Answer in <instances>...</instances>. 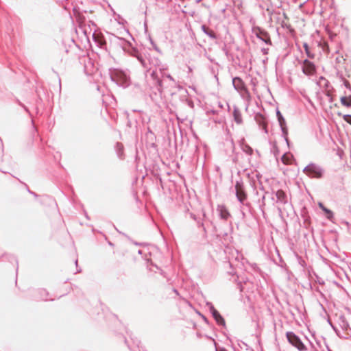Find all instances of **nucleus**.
Here are the masks:
<instances>
[{
	"mask_svg": "<svg viewBox=\"0 0 351 351\" xmlns=\"http://www.w3.org/2000/svg\"><path fill=\"white\" fill-rule=\"evenodd\" d=\"M136 57L142 66L147 69V71L152 70L150 73V77L153 80L157 90L159 92H161L163 88V86L159 73H162V71L166 69L165 65L162 64L158 58L152 57L151 56L147 58H145L141 54L137 53Z\"/></svg>",
	"mask_w": 351,
	"mask_h": 351,
	"instance_id": "1",
	"label": "nucleus"
},
{
	"mask_svg": "<svg viewBox=\"0 0 351 351\" xmlns=\"http://www.w3.org/2000/svg\"><path fill=\"white\" fill-rule=\"evenodd\" d=\"M110 78L119 86L126 87L130 84V77L128 74L119 69H114L110 72Z\"/></svg>",
	"mask_w": 351,
	"mask_h": 351,
	"instance_id": "2",
	"label": "nucleus"
},
{
	"mask_svg": "<svg viewBox=\"0 0 351 351\" xmlns=\"http://www.w3.org/2000/svg\"><path fill=\"white\" fill-rule=\"evenodd\" d=\"M339 325L343 331V332L341 333L339 330L333 327V329L335 331L337 335L342 339H348L351 338V335H350L349 332H348V330H351V328H350L349 323L346 320L345 316L341 315L339 317Z\"/></svg>",
	"mask_w": 351,
	"mask_h": 351,
	"instance_id": "3",
	"label": "nucleus"
},
{
	"mask_svg": "<svg viewBox=\"0 0 351 351\" xmlns=\"http://www.w3.org/2000/svg\"><path fill=\"white\" fill-rule=\"evenodd\" d=\"M304 172L311 178H320L324 173V169L313 163L309 164L304 169Z\"/></svg>",
	"mask_w": 351,
	"mask_h": 351,
	"instance_id": "4",
	"label": "nucleus"
},
{
	"mask_svg": "<svg viewBox=\"0 0 351 351\" xmlns=\"http://www.w3.org/2000/svg\"><path fill=\"white\" fill-rule=\"evenodd\" d=\"M288 341L300 351L306 350V348L300 339L293 332H287L286 334Z\"/></svg>",
	"mask_w": 351,
	"mask_h": 351,
	"instance_id": "5",
	"label": "nucleus"
},
{
	"mask_svg": "<svg viewBox=\"0 0 351 351\" xmlns=\"http://www.w3.org/2000/svg\"><path fill=\"white\" fill-rule=\"evenodd\" d=\"M235 195L238 201L244 204V201L247 199V194L242 182L237 181L235 186Z\"/></svg>",
	"mask_w": 351,
	"mask_h": 351,
	"instance_id": "6",
	"label": "nucleus"
},
{
	"mask_svg": "<svg viewBox=\"0 0 351 351\" xmlns=\"http://www.w3.org/2000/svg\"><path fill=\"white\" fill-rule=\"evenodd\" d=\"M159 74L161 75L160 77L162 81L163 88L162 90L167 87H175L176 86V82L171 75L165 74L163 71H162V73H159ZM162 92V91L160 93H161Z\"/></svg>",
	"mask_w": 351,
	"mask_h": 351,
	"instance_id": "7",
	"label": "nucleus"
},
{
	"mask_svg": "<svg viewBox=\"0 0 351 351\" xmlns=\"http://www.w3.org/2000/svg\"><path fill=\"white\" fill-rule=\"evenodd\" d=\"M315 64L308 60H304L302 65V71L306 75H313L315 73Z\"/></svg>",
	"mask_w": 351,
	"mask_h": 351,
	"instance_id": "8",
	"label": "nucleus"
},
{
	"mask_svg": "<svg viewBox=\"0 0 351 351\" xmlns=\"http://www.w3.org/2000/svg\"><path fill=\"white\" fill-rule=\"evenodd\" d=\"M207 305L209 306V310L211 313L213 317L215 319L219 325H225V321L220 313L215 308V307L210 303H207Z\"/></svg>",
	"mask_w": 351,
	"mask_h": 351,
	"instance_id": "9",
	"label": "nucleus"
},
{
	"mask_svg": "<svg viewBox=\"0 0 351 351\" xmlns=\"http://www.w3.org/2000/svg\"><path fill=\"white\" fill-rule=\"evenodd\" d=\"M276 115H277L278 121L279 122V125L281 128L282 135L285 136L286 141L288 143V139L287 138L288 132H287V128L286 127L285 120L279 110H277Z\"/></svg>",
	"mask_w": 351,
	"mask_h": 351,
	"instance_id": "10",
	"label": "nucleus"
},
{
	"mask_svg": "<svg viewBox=\"0 0 351 351\" xmlns=\"http://www.w3.org/2000/svg\"><path fill=\"white\" fill-rule=\"evenodd\" d=\"M275 196L276 197V204H278V207L287 202V195L282 190L276 191Z\"/></svg>",
	"mask_w": 351,
	"mask_h": 351,
	"instance_id": "11",
	"label": "nucleus"
},
{
	"mask_svg": "<svg viewBox=\"0 0 351 351\" xmlns=\"http://www.w3.org/2000/svg\"><path fill=\"white\" fill-rule=\"evenodd\" d=\"M232 84L234 88L239 92H247V89L245 88V84L241 78L239 77H235L232 79Z\"/></svg>",
	"mask_w": 351,
	"mask_h": 351,
	"instance_id": "12",
	"label": "nucleus"
},
{
	"mask_svg": "<svg viewBox=\"0 0 351 351\" xmlns=\"http://www.w3.org/2000/svg\"><path fill=\"white\" fill-rule=\"evenodd\" d=\"M256 36L258 38L263 41L265 43L270 45H271L270 36L267 32L259 29L258 32L256 33Z\"/></svg>",
	"mask_w": 351,
	"mask_h": 351,
	"instance_id": "13",
	"label": "nucleus"
},
{
	"mask_svg": "<svg viewBox=\"0 0 351 351\" xmlns=\"http://www.w3.org/2000/svg\"><path fill=\"white\" fill-rule=\"evenodd\" d=\"M256 123L258 124L259 128L264 131L265 133L267 134L268 131L267 129V123L263 116L260 114H257L255 116Z\"/></svg>",
	"mask_w": 351,
	"mask_h": 351,
	"instance_id": "14",
	"label": "nucleus"
},
{
	"mask_svg": "<svg viewBox=\"0 0 351 351\" xmlns=\"http://www.w3.org/2000/svg\"><path fill=\"white\" fill-rule=\"evenodd\" d=\"M217 210L219 213L221 219H222L226 220L230 216V213L224 206L219 205L217 207Z\"/></svg>",
	"mask_w": 351,
	"mask_h": 351,
	"instance_id": "15",
	"label": "nucleus"
},
{
	"mask_svg": "<svg viewBox=\"0 0 351 351\" xmlns=\"http://www.w3.org/2000/svg\"><path fill=\"white\" fill-rule=\"evenodd\" d=\"M233 117L234 120L237 124H241L242 123V117L241 113L239 110L237 108H234L233 111Z\"/></svg>",
	"mask_w": 351,
	"mask_h": 351,
	"instance_id": "16",
	"label": "nucleus"
},
{
	"mask_svg": "<svg viewBox=\"0 0 351 351\" xmlns=\"http://www.w3.org/2000/svg\"><path fill=\"white\" fill-rule=\"evenodd\" d=\"M319 207L325 213L327 219H331L333 217V213L326 208L322 203H319Z\"/></svg>",
	"mask_w": 351,
	"mask_h": 351,
	"instance_id": "17",
	"label": "nucleus"
},
{
	"mask_svg": "<svg viewBox=\"0 0 351 351\" xmlns=\"http://www.w3.org/2000/svg\"><path fill=\"white\" fill-rule=\"evenodd\" d=\"M202 28V30L206 34L208 35L210 38H213V39H215L216 38V35L215 34V32L212 30H210L208 29L206 25H202L201 27Z\"/></svg>",
	"mask_w": 351,
	"mask_h": 351,
	"instance_id": "18",
	"label": "nucleus"
},
{
	"mask_svg": "<svg viewBox=\"0 0 351 351\" xmlns=\"http://www.w3.org/2000/svg\"><path fill=\"white\" fill-rule=\"evenodd\" d=\"M341 103L343 106L346 107H350L351 106V97H341Z\"/></svg>",
	"mask_w": 351,
	"mask_h": 351,
	"instance_id": "19",
	"label": "nucleus"
},
{
	"mask_svg": "<svg viewBox=\"0 0 351 351\" xmlns=\"http://www.w3.org/2000/svg\"><path fill=\"white\" fill-rule=\"evenodd\" d=\"M303 47L304 48V50H305L306 56L309 58H314V54L311 52L310 49L308 47V44L306 43H304L303 44Z\"/></svg>",
	"mask_w": 351,
	"mask_h": 351,
	"instance_id": "20",
	"label": "nucleus"
},
{
	"mask_svg": "<svg viewBox=\"0 0 351 351\" xmlns=\"http://www.w3.org/2000/svg\"><path fill=\"white\" fill-rule=\"evenodd\" d=\"M242 149L247 155L251 156L253 154L252 148L250 146H249L248 145H243L242 147Z\"/></svg>",
	"mask_w": 351,
	"mask_h": 351,
	"instance_id": "21",
	"label": "nucleus"
},
{
	"mask_svg": "<svg viewBox=\"0 0 351 351\" xmlns=\"http://www.w3.org/2000/svg\"><path fill=\"white\" fill-rule=\"evenodd\" d=\"M116 149L119 157H121L123 150V145L121 143H117Z\"/></svg>",
	"mask_w": 351,
	"mask_h": 351,
	"instance_id": "22",
	"label": "nucleus"
},
{
	"mask_svg": "<svg viewBox=\"0 0 351 351\" xmlns=\"http://www.w3.org/2000/svg\"><path fill=\"white\" fill-rule=\"evenodd\" d=\"M343 119L345 121H346L348 123L351 125V115L350 114H343Z\"/></svg>",
	"mask_w": 351,
	"mask_h": 351,
	"instance_id": "23",
	"label": "nucleus"
},
{
	"mask_svg": "<svg viewBox=\"0 0 351 351\" xmlns=\"http://www.w3.org/2000/svg\"><path fill=\"white\" fill-rule=\"evenodd\" d=\"M261 51H262L263 54L266 55V54L268 53L269 49H267V48H263Z\"/></svg>",
	"mask_w": 351,
	"mask_h": 351,
	"instance_id": "24",
	"label": "nucleus"
},
{
	"mask_svg": "<svg viewBox=\"0 0 351 351\" xmlns=\"http://www.w3.org/2000/svg\"><path fill=\"white\" fill-rule=\"evenodd\" d=\"M321 80L324 81V82H325V86H328V83H329L328 80H326L324 77H320V81H321Z\"/></svg>",
	"mask_w": 351,
	"mask_h": 351,
	"instance_id": "25",
	"label": "nucleus"
},
{
	"mask_svg": "<svg viewBox=\"0 0 351 351\" xmlns=\"http://www.w3.org/2000/svg\"><path fill=\"white\" fill-rule=\"evenodd\" d=\"M190 216H191V217L193 220L197 221V217H196V216H195L194 214L191 213V214H190Z\"/></svg>",
	"mask_w": 351,
	"mask_h": 351,
	"instance_id": "26",
	"label": "nucleus"
},
{
	"mask_svg": "<svg viewBox=\"0 0 351 351\" xmlns=\"http://www.w3.org/2000/svg\"><path fill=\"white\" fill-rule=\"evenodd\" d=\"M198 224L200 226H204V224L203 223H200L199 221H197Z\"/></svg>",
	"mask_w": 351,
	"mask_h": 351,
	"instance_id": "27",
	"label": "nucleus"
},
{
	"mask_svg": "<svg viewBox=\"0 0 351 351\" xmlns=\"http://www.w3.org/2000/svg\"><path fill=\"white\" fill-rule=\"evenodd\" d=\"M59 87H60V89H61V81H60V79H59Z\"/></svg>",
	"mask_w": 351,
	"mask_h": 351,
	"instance_id": "28",
	"label": "nucleus"
},
{
	"mask_svg": "<svg viewBox=\"0 0 351 351\" xmlns=\"http://www.w3.org/2000/svg\"><path fill=\"white\" fill-rule=\"evenodd\" d=\"M154 49H155L157 51H159V49H158V47H157L156 45H154Z\"/></svg>",
	"mask_w": 351,
	"mask_h": 351,
	"instance_id": "29",
	"label": "nucleus"
},
{
	"mask_svg": "<svg viewBox=\"0 0 351 351\" xmlns=\"http://www.w3.org/2000/svg\"><path fill=\"white\" fill-rule=\"evenodd\" d=\"M174 293H176L177 295H178V291L176 289H173Z\"/></svg>",
	"mask_w": 351,
	"mask_h": 351,
	"instance_id": "30",
	"label": "nucleus"
},
{
	"mask_svg": "<svg viewBox=\"0 0 351 351\" xmlns=\"http://www.w3.org/2000/svg\"><path fill=\"white\" fill-rule=\"evenodd\" d=\"M282 162H285V156H282Z\"/></svg>",
	"mask_w": 351,
	"mask_h": 351,
	"instance_id": "31",
	"label": "nucleus"
},
{
	"mask_svg": "<svg viewBox=\"0 0 351 351\" xmlns=\"http://www.w3.org/2000/svg\"><path fill=\"white\" fill-rule=\"evenodd\" d=\"M43 300H48V299H47V298L43 297Z\"/></svg>",
	"mask_w": 351,
	"mask_h": 351,
	"instance_id": "32",
	"label": "nucleus"
},
{
	"mask_svg": "<svg viewBox=\"0 0 351 351\" xmlns=\"http://www.w3.org/2000/svg\"><path fill=\"white\" fill-rule=\"evenodd\" d=\"M0 144H2V140L1 138H0Z\"/></svg>",
	"mask_w": 351,
	"mask_h": 351,
	"instance_id": "33",
	"label": "nucleus"
},
{
	"mask_svg": "<svg viewBox=\"0 0 351 351\" xmlns=\"http://www.w3.org/2000/svg\"><path fill=\"white\" fill-rule=\"evenodd\" d=\"M75 265H77V260L75 261Z\"/></svg>",
	"mask_w": 351,
	"mask_h": 351,
	"instance_id": "34",
	"label": "nucleus"
},
{
	"mask_svg": "<svg viewBox=\"0 0 351 351\" xmlns=\"http://www.w3.org/2000/svg\"><path fill=\"white\" fill-rule=\"evenodd\" d=\"M202 0H196L197 2H199L201 1Z\"/></svg>",
	"mask_w": 351,
	"mask_h": 351,
	"instance_id": "35",
	"label": "nucleus"
}]
</instances>
